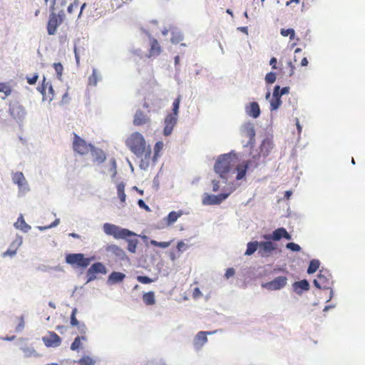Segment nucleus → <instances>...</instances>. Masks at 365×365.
Segmentation results:
<instances>
[{"label": "nucleus", "instance_id": "nucleus-18", "mask_svg": "<svg viewBox=\"0 0 365 365\" xmlns=\"http://www.w3.org/2000/svg\"><path fill=\"white\" fill-rule=\"evenodd\" d=\"M293 291L298 294L299 296H302V294L305 292H307L310 289V284L309 281L306 279L294 282L292 284Z\"/></svg>", "mask_w": 365, "mask_h": 365}, {"label": "nucleus", "instance_id": "nucleus-60", "mask_svg": "<svg viewBox=\"0 0 365 365\" xmlns=\"http://www.w3.org/2000/svg\"><path fill=\"white\" fill-rule=\"evenodd\" d=\"M277 59L275 57H272L269 60V65L272 66V69L277 68Z\"/></svg>", "mask_w": 365, "mask_h": 365}, {"label": "nucleus", "instance_id": "nucleus-16", "mask_svg": "<svg viewBox=\"0 0 365 365\" xmlns=\"http://www.w3.org/2000/svg\"><path fill=\"white\" fill-rule=\"evenodd\" d=\"M73 147L81 155L87 153L88 150L86 141L76 134H74Z\"/></svg>", "mask_w": 365, "mask_h": 365}, {"label": "nucleus", "instance_id": "nucleus-2", "mask_svg": "<svg viewBox=\"0 0 365 365\" xmlns=\"http://www.w3.org/2000/svg\"><path fill=\"white\" fill-rule=\"evenodd\" d=\"M125 144L137 157L143 156L145 150V140L139 132L133 133L126 140Z\"/></svg>", "mask_w": 365, "mask_h": 365}, {"label": "nucleus", "instance_id": "nucleus-46", "mask_svg": "<svg viewBox=\"0 0 365 365\" xmlns=\"http://www.w3.org/2000/svg\"><path fill=\"white\" fill-rule=\"evenodd\" d=\"M38 74L36 73L32 77H26L27 83L29 85H35L38 81Z\"/></svg>", "mask_w": 365, "mask_h": 365}, {"label": "nucleus", "instance_id": "nucleus-44", "mask_svg": "<svg viewBox=\"0 0 365 365\" xmlns=\"http://www.w3.org/2000/svg\"><path fill=\"white\" fill-rule=\"evenodd\" d=\"M45 81H46V78L44 76L43 79L42 85L37 88V90L41 93V94L43 96V101L46 100V86L48 85V83L45 84Z\"/></svg>", "mask_w": 365, "mask_h": 365}, {"label": "nucleus", "instance_id": "nucleus-36", "mask_svg": "<svg viewBox=\"0 0 365 365\" xmlns=\"http://www.w3.org/2000/svg\"><path fill=\"white\" fill-rule=\"evenodd\" d=\"M79 365H95L96 361L89 356H83L78 361Z\"/></svg>", "mask_w": 365, "mask_h": 365}, {"label": "nucleus", "instance_id": "nucleus-38", "mask_svg": "<svg viewBox=\"0 0 365 365\" xmlns=\"http://www.w3.org/2000/svg\"><path fill=\"white\" fill-rule=\"evenodd\" d=\"M280 34L283 36H289L290 40H293L295 38V31L293 29H282L280 30Z\"/></svg>", "mask_w": 365, "mask_h": 365}, {"label": "nucleus", "instance_id": "nucleus-28", "mask_svg": "<svg viewBox=\"0 0 365 365\" xmlns=\"http://www.w3.org/2000/svg\"><path fill=\"white\" fill-rule=\"evenodd\" d=\"M144 158L141 159L139 167L141 170H146L149 166V159L151 155V149L148 148V150H145L143 153Z\"/></svg>", "mask_w": 365, "mask_h": 365}, {"label": "nucleus", "instance_id": "nucleus-26", "mask_svg": "<svg viewBox=\"0 0 365 365\" xmlns=\"http://www.w3.org/2000/svg\"><path fill=\"white\" fill-rule=\"evenodd\" d=\"M14 226L25 233L28 232L31 229V227L25 222L22 215H20Z\"/></svg>", "mask_w": 365, "mask_h": 365}, {"label": "nucleus", "instance_id": "nucleus-51", "mask_svg": "<svg viewBox=\"0 0 365 365\" xmlns=\"http://www.w3.org/2000/svg\"><path fill=\"white\" fill-rule=\"evenodd\" d=\"M280 93H281V87H280V86H279V85L274 86V87L273 88L272 96L274 97V98L275 97L281 98Z\"/></svg>", "mask_w": 365, "mask_h": 365}, {"label": "nucleus", "instance_id": "nucleus-45", "mask_svg": "<svg viewBox=\"0 0 365 365\" xmlns=\"http://www.w3.org/2000/svg\"><path fill=\"white\" fill-rule=\"evenodd\" d=\"M163 148V141H158L155 143L154 145V153H155V156H158V153L161 151Z\"/></svg>", "mask_w": 365, "mask_h": 365}, {"label": "nucleus", "instance_id": "nucleus-19", "mask_svg": "<svg viewBox=\"0 0 365 365\" xmlns=\"http://www.w3.org/2000/svg\"><path fill=\"white\" fill-rule=\"evenodd\" d=\"M284 227H281L275 229L271 233L264 234L262 236V238L264 240H269L272 242H274L277 243L279 242L282 239H283Z\"/></svg>", "mask_w": 365, "mask_h": 365}, {"label": "nucleus", "instance_id": "nucleus-41", "mask_svg": "<svg viewBox=\"0 0 365 365\" xmlns=\"http://www.w3.org/2000/svg\"><path fill=\"white\" fill-rule=\"evenodd\" d=\"M53 66V68H54V69L56 71L57 78L59 80H61V76H62V73H63V65L61 63H54Z\"/></svg>", "mask_w": 365, "mask_h": 365}, {"label": "nucleus", "instance_id": "nucleus-24", "mask_svg": "<svg viewBox=\"0 0 365 365\" xmlns=\"http://www.w3.org/2000/svg\"><path fill=\"white\" fill-rule=\"evenodd\" d=\"M182 215V212L180 210L178 212L171 211L168 216L163 219V221L165 222L168 226H170L174 224Z\"/></svg>", "mask_w": 365, "mask_h": 365}, {"label": "nucleus", "instance_id": "nucleus-32", "mask_svg": "<svg viewBox=\"0 0 365 365\" xmlns=\"http://www.w3.org/2000/svg\"><path fill=\"white\" fill-rule=\"evenodd\" d=\"M320 266V262L317 259H311L307 270L309 274L315 273Z\"/></svg>", "mask_w": 365, "mask_h": 365}, {"label": "nucleus", "instance_id": "nucleus-53", "mask_svg": "<svg viewBox=\"0 0 365 365\" xmlns=\"http://www.w3.org/2000/svg\"><path fill=\"white\" fill-rule=\"evenodd\" d=\"M187 247V245L185 244V242L182 240H180L177 244V249L179 252H182L183 250H185Z\"/></svg>", "mask_w": 365, "mask_h": 365}, {"label": "nucleus", "instance_id": "nucleus-29", "mask_svg": "<svg viewBox=\"0 0 365 365\" xmlns=\"http://www.w3.org/2000/svg\"><path fill=\"white\" fill-rule=\"evenodd\" d=\"M145 123L146 118L143 112L140 109L137 110L134 115L133 124L135 125H141Z\"/></svg>", "mask_w": 365, "mask_h": 365}, {"label": "nucleus", "instance_id": "nucleus-22", "mask_svg": "<svg viewBox=\"0 0 365 365\" xmlns=\"http://www.w3.org/2000/svg\"><path fill=\"white\" fill-rule=\"evenodd\" d=\"M251 164V161L245 160L242 163H240L235 168L237 172L236 179L237 180H242L247 174L248 169L250 168Z\"/></svg>", "mask_w": 365, "mask_h": 365}, {"label": "nucleus", "instance_id": "nucleus-39", "mask_svg": "<svg viewBox=\"0 0 365 365\" xmlns=\"http://www.w3.org/2000/svg\"><path fill=\"white\" fill-rule=\"evenodd\" d=\"M136 279L138 282L145 284L152 283L155 280L146 275H138Z\"/></svg>", "mask_w": 365, "mask_h": 365}, {"label": "nucleus", "instance_id": "nucleus-9", "mask_svg": "<svg viewBox=\"0 0 365 365\" xmlns=\"http://www.w3.org/2000/svg\"><path fill=\"white\" fill-rule=\"evenodd\" d=\"M108 272V269L103 263L97 262L92 264L88 269L86 272V284L93 282L97 279L96 275L98 274H106Z\"/></svg>", "mask_w": 365, "mask_h": 365}, {"label": "nucleus", "instance_id": "nucleus-21", "mask_svg": "<svg viewBox=\"0 0 365 365\" xmlns=\"http://www.w3.org/2000/svg\"><path fill=\"white\" fill-rule=\"evenodd\" d=\"M246 113L253 118H257L261 114V110L257 102L252 101L246 105Z\"/></svg>", "mask_w": 365, "mask_h": 365}, {"label": "nucleus", "instance_id": "nucleus-56", "mask_svg": "<svg viewBox=\"0 0 365 365\" xmlns=\"http://www.w3.org/2000/svg\"><path fill=\"white\" fill-rule=\"evenodd\" d=\"M79 321L77 319L76 316L71 315L70 317V324L72 327H76L78 325Z\"/></svg>", "mask_w": 365, "mask_h": 365}, {"label": "nucleus", "instance_id": "nucleus-33", "mask_svg": "<svg viewBox=\"0 0 365 365\" xmlns=\"http://www.w3.org/2000/svg\"><path fill=\"white\" fill-rule=\"evenodd\" d=\"M272 148V143L269 139H264L260 145V152L263 155L267 156Z\"/></svg>", "mask_w": 365, "mask_h": 365}, {"label": "nucleus", "instance_id": "nucleus-30", "mask_svg": "<svg viewBox=\"0 0 365 365\" xmlns=\"http://www.w3.org/2000/svg\"><path fill=\"white\" fill-rule=\"evenodd\" d=\"M143 301L146 305H153L155 304V293L153 291L145 292L143 294Z\"/></svg>", "mask_w": 365, "mask_h": 365}, {"label": "nucleus", "instance_id": "nucleus-23", "mask_svg": "<svg viewBox=\"0 0 365 365\" xmlns=\"http://www.w3.org/2000/svg\"><path fill=\"white\" fill-rule=\"evenodd\" d=\"M125 278V274L124 273L120 272L113 271L109 274V276L108 277L107 283L108 284H116L122 282Z\"/></svg>", "mask_w": 365, "mask_h": 365}, {"label": "nucleus", "instance_id": "nucleus-6", "mask_svg": "<svg viewBox=\"0 0 365 365\" xmlns=\"http://www.w3.org/2000/svg\"><path fill=\"white\" fill-rule=\"evenodd\" d=\"M9 112L19 127L23 126L27 115L26 108L19 102L15 101L10 102Z\"/></svg>", "mask_w": 365, "mask_h": 365}, {"label": "nucleus", "instance_id": "nucleus-31", "mask_svg": "<svg viewBox=\"0 0 365 365\" xmlns=\"http://www.w3.org/2000/svg\"><path fill=\"white\" fill-rule=\"evenodd\" d=\"M92 155L95 160L99 163L104 162L106 158L104 152L101 149L93 148Z\"/></svg>", "mask_w": 365, "mask_h": 365}, {"label": "nucleus", "instance_id": "nucleus-17", "mask_svg": "<svg viewBox=\"0 0 365 365\" xmlns=\"http://www.w3.org/2000/svg\"><path fill=\"white\" fill-rule=\"evenodd\" d=\"M217 331L215 330L214 331H199L197 335L195 336L193 340V344L196 349H200L207 341V334H212L216 333Z\"/></svg>", "mask_w": 365, "mask_h": 365}, {"label": "nucleus", "instance_id": "nucleus-49", "mask_svg": "<svg viewBox=\"0 0 365 365\" xmlns=\"http://www.w3.org/2000/svg\"><path fill=\"white\" fill-rule=\"evenodd\" d=\"M138 205L140 208L144 209L146 211H150V209L148 205H147L145 202V201L142 199H139L137 202Z\"/></svg>", "mask_w": 365, "mask_h": 365}, {"label": "nucleus", "instance_id": "nucleus-15", "mask_svg": "<svg viewBox=\"0 0 365 365\" xmlns=\"http://www.w3.org/2000/svg\"><path fill=\"white\" fill-rule=\"evenodd\" d=\"M23 238L21 236L17 235L16 239L11 243L9 247L7 249L6 252L2 254L4 257L9 256L14 257L16 255V251L18 248L22 245Z\"/></svg>", "mask_w": 365, "mask_h": 365}, {"label": "nucleus", "instance_id": "nucleus-50", "mask_svg": "<svg viewBox=\"0 0 365 365\" xmlns=\"http://www.w3.org/2000/svg\"><path fill=\"white\" fill-rule=\"evenodd\" d=\"M111 168L110 169V171L112 173V178H115V176L117 174V170H116V162H115V159H112L111 160Z\"/></svg>", "mask_w": 365, "mask_h": 365}, {"label": "nucleus", "instance_id": "nucleus-5", "mask_svg": "<svg viewBox=\"0 0 365 365\" xmlns=\"http://www.w3.org/2000/svg\"><path fill=\"white\" fill-rule=\"evenodd\" d=\"M93 259V257H86L83 253H69L66 255L65 257V261L67 264L82 269L86 268Z\"/></svg>", "mask_w": 365, "mask_h": 365}, {"label": "nucleus", "instance_id": "nucleus-25", "mask_svg": "<svg viewBox=\"0 0 365 365\" xmlns=\"http://www.w3.org/2000/svg\"><path fill=\"white\" fill-rule=\"evenodd\" d=\"M258 250H259V241H250L247 244V249L244 255L245 256H251L256 251L258 252Z\"/></svg>", "mask_w": 365, "mask_h": 365}, {"label": "nucleus", "instance_id": "nucleus-43", "mask_svg": "<svg viewBox=\"0 0 365 365\" xmlns=\"http://www.w3.org/2000/svg\"><path fill=\"white\" fill-rule=\"evenodd\" d=\"M286 248L292 252H299L302 250L298 244L292 242L287 243Z\"/></svg>", "mask_w": 365, "mask_h": 365}, {"label": "nucleus", "instance_id": "nucleus-47", "mask_svg": "<svg viewBox=\"0 0 365 365\" xmlns=\"http://www.w3.org/2000/svg\"><path fill=\"white\" fill-rule=\"evenodd\" d=\"M21 349L23 351V352L25 354L26 356H30L33 354L36 353V351L34 348L30 347H22Z\"/></svg>", "mask_w": 365, "mask_h": 365}, {"label": "nucleus", "instance_id": "nucleus-42", "mask_svg": "<svg viewBox=\"0 0 365 365\" xmlns=\"http://www.w3.org/2000/svg\"><path fill=\"white\" fill-rule=\"evenodd\" d=\"M81 345L80 336H77L71 344L72 351H78Z\"/></svg>", "mask_w": 365, "mask_h": 365}, {"label": "nucleus", "instance_id": "nucleus-14", "mask_svg": "<svg viewBox=\"0 0 365 365\" xmlns=\"http://www.w3.org/2000/svg\"><path fill=\"white\" fill-rule=\"evenodd\" d=\"M42 340L47 347H58L61 343V338L54 331H50L49 335L43 336Z\"/></svg>", "mask_w": 365, "mask_h": 365}, {"label": "nucleus", "instance_id": "nucleus-27", "mask_svg": "<svg viewBox=\"0 0 365 365\" xmlns=\"http://www.w3.org/2000/svg\"><path fill=\"white\" fill-rule=\"evenodd\" d=\"M102 80L101 73L96 69L93 68L92 74L88 78V84L96 86L98 81Z\"/></svg>", "mask_w": 365, "mask_h": 365}, {"label": "nucleus", "instance_id": "nucleus-61", "mask_svg": "<svg viewBox=\"0 0 365 365\" xmlns=\"http://www.w3.org/2000/svg\"><path fill=\"white\" fill-rule=\"evenodd\" d=\"M118 196L121 202H125L126 199V195L125 192H118Z\"/></svg>", "mask_w": 365, "mask_h": 365}, {"label": "nucleus", "instance_id": "nucleus-55", "mask_svg": "<svg viewBox=\"0 0 365 365\" xmlns=\"http://www.w3.org/2000/svg\"><path fill=\"white\" fill-rule=\"evenodd\" d=\"M78 5V0H74L72 4H71L67 9V11L69 14H71L73 12V7H77Z\"/></svg>", "mask_w": 365, "mask_h": 365}, {"label": "nucleus", "instance_id": "nucleus-37", "mask_svg": "<svg viewBox=\"0 0 365 365\" xmlns=\"http://www.w3.org/2000/svg\"><path fill=\"white\" fill-rule=\"evenodd\" d=\"M277 79V75L274 72H269L266 74L264 81L267 85H271L275 82Z\"/></svg>", "mask_w": 365, "mask_h": 365}, {"label": "nucleus", "instance_id": "nucleus-59", "mask_svg": "<svg viewBox=\"0 0 365 365\" xmlns=\"http://www.w3.org/2000/svg\"><path fill=\"white\" fill-rule=\"evenodd\" d=\"M1 93H4L6 96L11 95V87L9 86H8L7 84H6L5 86L4 87V91H2Z\"/></svg>", "mask_w": 365, "mask_h": 365}, {"label": "nucleus", "instance_id": "nucleus-58", "mask_svg": "<svg viewBox=\"0 0 365 365\" xmlns=\"http://www.w3.org/2000/svg\"><path fill=\"white\" fill-rule=\"evenodd\" d=\"M322 270L317 275V278L322 282V283H325L328 281V278L322 273Z\"/></svg>", "mask_w": 365, "mask_h": 365}, {"label": "nucleus", "instance_id": "nucleus-54", "mask_svg": "<svg viewBox=\"0 0 365 365\" xmlns=\"http://www.w3.org/2000/svg\"><path fill=\"white\" fill-rule=\"evenodd\" d=\"M24 317L21 316L20 317V322L19 323V324L16 327V331L17 332H20V331H21L24 329Z\"/></svg>", "mask_w": 365, "mask_h": 365}, {"label": "nucleus", "instance_id": "nucleus-3", "mask_svg": "<svg viewBox=\"0 0 365 365\" xmlns=\"http://www.w3.org/2000/svg\"><path fill=\"white\" fill-rule=\"evenodd\" d=\"M233 152L220 155L214 165V170L216 173L219 174L222 179L225 180V182H227L225 175L228 173L231 170V161Z\"/></svg>", "mask_w": 365, "mask_h": 365}, {"label": "nucleus", "instance_id": "nucleus-40", "mask_svg": "<svg viewBox=\"0 0 365 365\" xmlns=\"http://www.w3.org/2000/svg\"><path fill=\"white\" fill-rule=\"evenodd\" d=\"M183 40V35L180 32H172V38L170 39L173 43L177 44Z\"/></svg>", "mask_w": 365, "mask_h": 365}, {"label": "nucleus", "instance_id": "nucleus-10", "mask_svg": "<svg viewBox=\"0 0 365 365\" xmlns=\"http://www.w3.org/2000/svg\"><path fill=\"white\" fill-rule=\"evenodd\" d=\"M54 4L55 0L53 1V4L50 7V10L51 11L48 21L47 24V32L48 35H54L56 33V30L58 27L63 23V21L59 19L54 11Z\"/></svg>", "mask_w": 365, "mask_h": 365}, {"label": "nucleus", "instance_id": "nucleus-62", "mask_svg": "<svg viewBox=\"0 0 365 365\" xmlns=\"http://www.w3.org/2000/svg\"><path fill=\"white\" fill-rule=\"evenodd\" d=\"M170 244H171V241L170 242H160L159 245H158V247L165 249V248L168 247L170 245Z\"/></svg>", "mask_w": 365, "mask_h": 365}, {"label": "nucleus", "instance_id": "nucleus-63", "mask_svg": "<svg viewBox=\"0 0 365 365\" xmlns=\"http://www.w3.org/2000/svg\"><path fill=\"white\" fill-rule=\"evenodd\" d=\"M125 185L124 182H121L117 185V192H125Z\"/></svg>", "mask_w": 365, "mask_h": 365}, {"label": "nucleus", "instance_id": "nucleus-34", "mask_svg": "<svg viewBox=\"0 0 365 365\" xmlns=\"http://www.w3.org/2000/svg\"><path fill=\"white\" fill-rule=\"evenodd\" d=\"M181 99H182V96L178 95V96L173 101V106H172V113H171L172 115L178 116Z\"/></svg>", "mask_w": 365, "mask_h": 365}, {"label": "nucleus", "instance_id": "nucleus-48", "mask_svg": "<svg viewBox=\"0 0 365 365\" xmlns=\"http://www.w3.org/2000/svg\"><path fill=\"white\" fill-rule=\"evenodd\" d=\"M76 327L78 328V331L81 334H86V332L88 331V329H87V327L85 324V323H83V322L79 323L78 325H77Z\"/></svg>", "mask_w": 365, "mask_h": 365}, {"label": "nucleus", "instance_id": "nucleus-8", "mask_svg": "<svg viewBox=\"0 0 365 365\" xmlns=\"http://www.w3.org/2000/svg\"><path fill=\"white\" fill-rule=\"evenodd\" d=\"M12 182L14 184L17 185L19 188L18 196L25 195L30 191V187L22 172H13Z\"/></svg>", "mask_w": 365, "mask_h": 365}, {"label": "nucleus", "instance_id": "nucleus-64", "mask_svg": "<svg viewBox=\"0 0 365 365\" xmlns=\"http://www.w3.org/2000/svg\"><path fill=\"white\" fill-rule=\"evenodd\" d=\"M58 18L59 19H61V21H63L65 18H66V15H65V12L63 9H61L58 14H56Z\"/></svg>", "mask_w": 365, "mask_h": 365}, {"label": "nucleus", "instance_id": "nucleus-35", "mask_svg": "<svg viewBox=\"0 0 365 365\" xmlns=\"http://www.w3.org/2000/svg\"><path fill=\"white\" fill-rule=\"evenodd\" d=\"M282 100L279 97H273L272 99L270 101V110L271 111L277 110L279 108V107L282 105Z\"/></svg>", "mask_w": 365, "mask_h": 365}, {"label": "nucleus", "instance_id": "nucleus-7", "mask_svg": "<svg viewBox=\"0 0 365 365\" xmlns=\"http://www.w3.org/2000/svg\"><path fill=\"white\" fill-rule=\"evenodd\" d=\"M235 190V187H231L229 192H224L219 195L205 193L202 200V203L204 205H218L225 201Z\"/></svg>", "mask_w": 365, "mask_h": 365}, {"label": "nucleus", "instance_id": "nucleus-11", "mask_svg": "<svg viewBox=\"0 0 365 365\" xmlns=\"http://www.w3.org/2000/svg\"><path fill=\"white\" fill-rule=\"evenodd\" d=\"M287 278L284 276H279L275 277L270 282L263 283L262 287L268 290H280L286 286Z\"/></svg>", "mask_w": 365, "mask_h": 365}, {"label": "nucleus", "instance_id": "nucleus-13", "mask_svg": "<svg viewBox=\"0 0 365 365\" xmlns=\"http://www.w3.org/2000/svg\"><path fill=\"white\" fill-rule=\"evenodd\" d=\"M178 116L172 114H168L165 118L164 123L165 127L163 129V135L165 136H169L177 124Z\"/></svg>", "mask_w": 365, "mask_h": 365}, {"label": "nucleus", "instance_id": "nucleus-20", "mask_svg": "<svg viewBox=\"0 0 365 365\" xmlns=\"http://www.w3.org/2000/svg\"><path fill=\"white\" fill-rule=\"evenodd\" d=\"M108 252L115 255L121 261H128V257L125 252L119 246L116 245H108L106 248Z\"/></svg>", "mask_w": 365, "mask_h": 365}, {"label": "nucleus", "instance_id": "nucleus-52", "mask_svg": "<svg viewBox=\"0 0 365 365\" xmlns=\"http://www.w3.org/2000/svg\"><path fill=\"white\" fill-rule=\"evenodd\" d=\"M235 274V270L234 268H227L226 269V272L225 274V277L226 279H229L231 277L234 276Z\"/></svg>", "mask_w": 365, "mask_h": 365}, {"label": "nucleus", "instance_id": "nucleus-1", "mask_svg": "<svg viewBox=\"0 0 365 365\" xmlns=\"http://www.w3.org/2000/svg\"><path fill=\"white\" fill-rule=\"evenodd\" d=\"M103 232L116 240H125L128 242V250L131 253H135L137 245L139 242L136 237H140L135 232L111 223H104Z\"/></svg>", "mask_w": 365, "mask_h": 365}, {"label": "nucleus", "instance_id": "nucleus-12", "mask_svg": "<svg viewBox=\"0 0 365 365\" xmlns=\"http://www.w3.org/2000/svg\"><path fill=\"white\" fill-rule=\"evenodd\" d=\"M241 131L245 136L249 138V140L245 146L253 148L255 141V130L254 124L251 122L245 123L242 125Z\"/></svg>", "mask_w": 365, "mask_h": 365}, {"label": "nucleus", "instance_id": "nucleus-4", "mask_svg": "<svg viewBox=\"0 0 365 365\" xmlns=\"http://www.w3.org/2000/svg\"><path fill=\"white\" fill-rule=\"evenodd\" d=\"M277 243L272 242L269 240H264L259 241V250L257 255L262 259H267L272 257L277 252H281Z\"/></svg>", "mask_w": 365, "mask_h": 365}, {"label": "nucleus", "instance_id": "nucleus-57", "mask_svg": "<svg viewBox=\"0 0 365 365\" xmlns=\"http://www.w3.org/2000/svg\"><path fill=\"white\" fill-rule=\"evenodd\" d=\"M212 191L215 192H217L220 189L219 181H217L216 180H213L212 181Z\"/></svg>", "mask_w": 365, "mask_h": 365}]
</instances>
